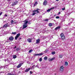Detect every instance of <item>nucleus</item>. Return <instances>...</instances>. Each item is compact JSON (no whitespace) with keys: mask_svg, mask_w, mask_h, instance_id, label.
I'll return each mask as SVG.
<instances>
[{"mask_svg":"<svg viewBox=\"0 0 75 75\" xmlns=\"http://www.w3.org/2000/svg\"><path fill=\"white\" fill-rule=\"evenodd\" d=\"M13 58H14V59L16 58H17V56H16V55H15L13 56Z\"/></svg>","mask_w":75,"mask_h":75,"instance_id":"obj_24","label":"nucleus"},{"mask_svg":"<svg viewBox=\"0 0 75 75\" xmlns=\"http://www.w3.org/2000/svg\"><path fill=\"white\" fill-rule=\"evenodd\" d=\"M64 67L63 66H61L60 68L59 71L60 72H62L63 71H64Z\"/></svg>","mask_w":75,"mask_h":75,"instance_id":"obj_3","label":"nucleus"},{"mask_svg":"<svg viewBox=\"0 0 75 75\" xmlns=\"http://www.w3.org/2000/svg\"><path fill=\"white\" fill-rule=\"evenodd\" d=\"M60 13H61V12H59V13H58V14H60Z\"/></svg>","mask_w":75,"mask_h":75,"instance_id":"obj_46","label":"nucleus"},{"mask_svg":"<svg viewBox=\"0 0 75 75\" xmlns=\"http://www.w3.org/2000/svg\"><path fill=\"white\" fill-rule=\"evenodd\" d=\"M10 25H8V23H6L5 24L3 27V28H7V27H9Z\"/></svg>","mask_w":75,"mask_h":75,"instance_id":"obj_4","label":"nucleus"},{"mask_svg":"<svg viewBox=\"0 0 75 75\" xmlns=\"http://www.w3.org/2000/svg\"><path fill=\"white\" fill-rule=\"evenodd\" d=\"M54 59H55V57H53L51 59H49V61H53V60H54Z\"/></svg>","mask_w":75,"mask_h":75,"instance_id":"obj_14","label":"nucleus"},{"mask_svg":"<svg viewBox=\"0 0 75 75\" xmlns=\"http://www.w3.org/2000/svg\"><path fill=\"white\" fill-rule=\"evenodd\" d=\"M24 24L23 25V28L22 29H25L27 27V23H28V21H27V20H25L23 21Z\"/></svg>","mask_w":75,"mask_h":75,"instance_id":"obj_1","label":"nucleus"},{"mask_svg":"<svg viewBox=\"0 0 75 75\" xmlns=\"http://www.w3.org/2000/svg\"><path fill=\"white\" fill-rule=\"evenodd\" d=\"M14 37L13 36H11L9 37L8 38V39L10 41H13L14 40Z\"/></svg>","mask_w":75,"mask_h":75,"instance_id":"obj_6","label":"nucleus"},{"mask_svg":"<svg viewBox=\"0 0 75 75\" xmlns=\"http://www.w3.org/2000/svg\"><path fill=\"white\" fill-rule=\"evenodd\" d=\"M65 10V8H62V10Z\"/></svg>","mask_w":75,"mask_h":75,"instance_id":"obj_36","label":"nucleus"},{"mask_svg":"<svg viewBox=\"0 0 75 75\" xmlns=\"http://www.w3.org/2000/svg\"><path fill=\"white\" fill-rule=\"evenodd\" d=\"M20 36V33H18L17 34L16 36L18 37V38L19 37V36Z\"/></svg>","mask_w":75,"mask_h":75,"instance_id":"obj_22","label":"nucleus"},{"mask_svg":"<svg viewBox=\"0 0 75 75\" xmlns=\"http://www.w3.org/2000/svg\"><path fill=\"white\" fill-rule=\"evenodd\" d=\"M34 67H35V66L34 65L32 66V67L33 68V69H34Z\"/></svg>","mask_w":75,"mask_h":75,"instance_id":"obj_35","label":"nucleus"},{"mask_svg":"<svg viewBox=\"0 0 75 75\" xmlns=\"http://www.w3.org/2000/svg\"><path fill=\"white\" fill-rule=\"evenodd\" d=\"M45 1H44L43 3V5H45V6L47 5V1L46 0H45Z\"/></svg>","mask_w":75,"mask_h":75,"instance_id":"obj_12","label":"nucleus"},{"mask_svg":"<svg viewBox=\"0 0 75 75\" xmlns=\"http://www.w3.org/2000/svg\"><path fill=\"white\" fill-rule=\"evenodd\" d=\"M27 41H28L29 42H32V40L30 38L28 39Z\"/></svg>","mask_w":75,"mask_h":75,"instance_id":"obj_13","label":"nucleus"},{"mask_svg":"<svg viewBox=\"0 0 75 75\" xmlns=\"http://www.w3.org/2000/svg\"><path fill=\"white\" fill-rule=\"evenodd\" d=\"M32 51H33V49H31V50H29L28 52H29V53H31V52H32Z\"/></svg>","mask_w":75,"mask_h":75,"instance_id":"obj_21","label":"nucleus"},{"mask_svg":"<svg viewBox=\"0 0 75 75\" xmlns=\"http://www.w3.org/2000/svg\"><path fill=\"white\" fill-rule=\"evenodd\" d=\"M47 58H48V57H47V56H45L44 57V59L45 60V61H47Z\"/></svg>","mask_w":75,"mask_h":75,"instance_id":"obj_17","label":"nucleus"},{"mask_svg":"<svg viewBox=\"0 0 75 75\" xmlns=\"http://www.w3.org/2000/svg\"><path fill=\"white\" fill-rule=\"evenodd\" d=\"M61 28V26H59L57 27L55 29V30H59Z\"/></svg>","mask_w":75,"mask_h":75,"instance_id":"obj_10","label":"nucleus"},{"mask_svg":"<svg viewBox=\"0 0 75 75\" xmlns=\"http://www.w3.org/2000/svg\"><path fill=\"white\" fill-rule=\"evenodd\" d=\"M49 25L50 27H51L52 26V23H50L49 24Z\"/></svg>","mask_w":75,"mask_h":75,"instance_id":"obj_23","label":"nucleus"},{"mask_svg":"<svg viewBox=\"0 0 75 75\" xmlns=\"http://www.w3.org/2000/svg\"><path fill=\"white\" fill-rule=\"evenodd\" d=\"M52 8H50V9H48L47 10V12H50V11L51 10H52Z\"/></svg>","mask_w":75,"mask_h":75,"instance_id":"obj_15","label":"nucleus"},{"mask_svg":"<svg viewBox=\"0 0 75 75\" xmlns=\"http://www.w3.org/2000/svg\"><path fill=\"white\" fill-rule=\"evenodd\" d=\"M7 75H14V74H11L10 73H8L7 74Z\"/></svg>","mask_w":75,"mask_h":75,"instance_id":"obj_25","label":"nucleus"},{"mask_svg":"<svg viewBox=\"0 0 75 75\" xmlns=\"http://www.w3.org/2000/svg\"><path fill=\"white\" fill-rule=\"evenodd\" d=\"M21 67V64H18V65L17 66L16 68L17 69L20 68Z\"/></svg>","mask_w":75,"mask_h":75,"instance_id":"obj_11","label":"nucleus"},{"mask_svg":"<svg viewBox=\"0 0 75 75\" xmlns=\"http://www.w3.org/2000/svg\"><path fill=\"white\" fill-rule=\"evenodd\" d=\"M37 10H38H38H40V9H38V8H37Z\"/></svg>","mask_w":75,"mask_h":75,"instance_id":"obj_43","label":"nucleus"},{"mask_svg":"<svg viewBox=\"0 0 75 75\" xmlns=\"http://www.w3.org/2000/svg\"><path fill=\"white\" fill-rule=\"evenodd\" d=\"M18 37H17L16 36L15 37V39L16 40H17V39L18 38Z\"/></svg>","mask_w":75,"mask_h":75,"instance_id":"obj_28","label":"nucleus"},{"mask_svg":"<svg viewBox=\"0 0 75 75\" xmlns=\"http://www.w3.org/2000/svg\"><path fill=\"white\" fill-rule=\"evenodd\" d=\"M0 68H1V67H0Z\"/></svg>","mask_w":75,"mask_h":75,"instance_id":"obj_49","label":"nucleus"},{"mask_svg":"<svg viewBox=\"0 0 75 75\" xmlns=\"http://www.w3.org/2000/svg\"><path fill=\"white\" fill-rule=\"evenodd\" d=\"M12 34H13V35H14L15 34H17V33H16V32H13Z\"/></svg>","mask_w":75,"mask_h":75,"instance_id":"obj_26","label":"nucleus"},{"mask_svg":"<svg viewBox=\"0 0 75 75\" xmlns=\"http://www.w3.org/2000/svg\"><path fill=\"white\" fill-rule=\"evenodd\" d=\"M43 55V53H41L40 54H34V56H37L38 55H39V56H41V55Z\"/></svg>","mask_w":75,"mask_h":75,"instance_id":"obj_5","label":"nucleus"},{"mask_svg":"<svg viewBox=\"0 0 75 75\" xmlns=\"http://www.w3.org/2000/svg\"><path fill=\"white\" fill-rule=\"evenodd\" d=\"M39 61L41 62L42 61V58H41L39 59Z\"/></svg>","mask_w":75,"mask_h":75,"instance_id":"obj_31","label":"nucleus"},{"mask_svg":"<svg viewBox=\"0 0 75 75\" xmlns=\"http://www.w3.org/2000/svg\"><path fill=\"white\" fill-rule=\"evenodd\" d=\"M59 1V0H56V1Z\"/></svg>","mask_w":75,"mask_h":75,"instance_id":"obj_45","label":"nucleus"},{"mask_svg":"<svg viewBox=\"0 0 75 75\" xmlns=\"http://www.w3.org/2000/svg\"><path fill=\"white\" fill-rule=\"evenodd\" d=\"M54 16H56V15H55L54 16H53V17H54Z\"/></svg>","mask_w":75,"mask_h":75,"instance_id":"obj_47","label":"nucleus"},{"mask_svg":"<svg viewBox=\"0 0 75 75\" xmlns=\"http://www.w3.org/2000/svg\"><path fill=\"white\" fill-rule=\"evenodd\" d=\"M62 0L64 1V0Z\"/></svg>","mask_w":75,"mask_h":75,"instance_id":"obj_50","label":"nucleus"},{"mask_svg":"<svg viewBox=\"0 0 75 75\" xmlns=\"http://www.w3.org/2000/svg\"><path fill=\"white\" fill-rule=\"evenodd\" d=\"M31 24V23L30 22H29V24Z\"/></svg>","mask_w":75,"mask_h":75,"instance_id":"obj_48","label":"nucleus"},{"mask_svg":"<svg viewBox=\"0 0 75 75\" xmlns=\"http://www.w3.org/2000/svg\"><path fill=\"white\" fill-rule=\"evenodd\" d=\"M55 54V52H52V55H54Z\"/></svg>","mask_w":75,"mask_h":75,"instance_id":"obj_29","label":"nucleus"},{"mask_svg":"<svg viewBox=\"0 0 75 75\" xmlns=\"http://www.w3.org/2000/svg\"><path fill=\"white\" fill-rule=\"evenodd\" d=\"M60 37L63 40L65 39V35H64V33H61L60 34Z\"/></svg>","mask_w":75,"mask_h":75,"instance_id":"obj_2","label":"nucleus"},{"mask_svg":"<svg viewBox=\"0 0 75 75\" xmlns=\"http://www.w3.org/2000/svg\"><path fill=\"white\" fill-rule=\"evenodd\" d=\"M14 22V21H13V20H12L11 21V24H13V22Z\"/></svg>","mask_w":75,"mask_h":75,"instance_id":"obj_32","label":"nucleus"},{"mask_svg":"<svg viewBox=\"0 0 75 75\" xmlns=\"http://www.w3.org/2000/svg\"><path fill=\"white\" fill-rule=\"evenodd\" d=\"M15 5H16V3L15 2H14L13 3H12V6H15Z\"/></svg>","mask_w":75,"mask_h":75,"instance_id":"obj_19","label":"nucleus"},{"mask_svg":"<svg viewBox=\"0 0 75 75\" xmlns=\"http://www.w3.org/2000/svg\"><path fill=\"white\" fill-rule=\"evenodd\" d=\"M20 64H21V66L22 65H23V63H20Z\"/></svg>","mask_w":75,"mask_h":75,"instance_id":"obj_39","label":"nucleus"},{"mask_svg":"<svg viewBox=\"0 0 75 75\" xmlns=\"http://www.w3.org/2000/svg\"><path fill=\"white\" fill-rule=\"evenodd\" d=\"M16 47H17L15 46V47L14 48V49H16Z\"/></svg>","mask_w":75,"mask_h":75,"instance_id":"obj_41","label":"nucleus"},{"mask_svg":"<svg viewBox=\"0 0 75 75\" xmlns=\"http://www.w3.org/2000/svg\"><path fill=\"white\" fill-rule=\"evenodd\" d=\"M21 38H19V40H21Z\"/></svg>","mask_w":75,"mask_h":75,"instance_id":"obj_44","label":"nucleus"},{"mask_svg":"<svg viewBox=\"0 0 75 75\" xmlns=\"http://www.w3.org/2000/svg\"><path fill=\"white\" fill-rule=\"evenodd\" d=\"M30 74H33V72L32 71H30Z\"/></svg>","mask_w":75,"mask_h":75,"instance_id":"obj_34","label":"nucleus"},{"mask_svg":"<svg viewBox=\"0 0 75 75\" xmlns=\"http://www.w3.org/2000/svg\"><path fill=\"white\" fill-rule=\"evenodd\" d=\"M31 69V68H28V69H26L25 71V72H28V71H29Z\"/></svg>","mask_w":75,"mask_h":75,"instance_id":"obj_8","label":"nucleus"},{"mask_svg":"<svg viewBox=\"0 0 75 75\" xmlns=\"http://www.w3.org/2000/svg\"><path fill=\"white\" fill-rule=\"evenodd\" d=\"M35 14H36V13H33V14H32V16H34V15H35Z\"/></svg>","mask_w":75,"mask_h":75,"instance_id":"obj_33","label":"nucleus"},{"mask_svg":"<svg viewBox=\"0 0 75 75\" xmlns=\"http://www.w3.org/2000/svg\"><path fill=\"white\" fill-rule=\"evenodd\" d=\"M36 44H39L40 43V38H38V40H36Z\"/></svg>","mask_w":75,"mask_h":75,"instance_id":"obj_7","label":"nucleus"},{"mask_svg":"<svg viewBox=\"0 0 75 75\" xmlns=\"http://www.w3.org/2000/svg\"><path fill=\"white\" fill-rule=\"evenodd\" d=\"M48 19H46L45 20V21H48Z\"/></svg>","mask_w":75,"mask_h":75,"instance_id":"obj_38","label":"nucleus"},{"mask_svg":"<svg viewBox=\"0 0 75 75\" xmlns=\"http://www.w3.org/2000/svg\"><path fill=\"white\" fill-rule=\"evenodd\" d=\"M5 16H6V17H7V15H5Z\"/></svg>","mask_w":75,"mask_h":75,"instance_id":"obj_40","label":"nucleus"},{"mask_svg":"<svg viewBox=\"0 0 75 75\" xmlns=\"http://www.w3.org/2000/svg\"><path fill=\"white\" fill-rule=\"evenodd\" d=\"M16 51H20V48H17L16 49Z\"/></svg>","mask_w":75,"mask_h":75,"instance_id":"obj_27","label":"nucleus"},{"mask_svg":"<svg viewBox=\"0 0 75 75\" xmlns=\"http://www.w3.org/2000/svg\"><path fill=\"white\" fill-rule=\"evenodd\" d=\"M3 14V12H1L0 13V16H1V14Z\"/></svg>","mask_w":75,"mask_h":75,"instance_id":"obj_37","label":"nucleus"},{"mask_svg":"<svg viewBox=\"0 0 75 75\" xmlns=\"http://www.w3.org/2000/svg\"><path fill=\"white\" fill-rule=\"evenodd\" d=\"M37 4H38L37 2L36 1L35 3L34 4L33 6H37Z\"/></svg>","mask_w":75,"mask_h":75,"instance_id":"obj_16","label":"nucleus"},{"mask_svg":"<svg viewBox=\"0 0 75 75\" xmlns=\"http://www.w3.org/2000/svg\"><path fill=\"white\" fill-rule=\"evenodd\" d=\"M59 57L60 58H62L63 57V56L62 55L59 54Z\"/></svg>","mask_w":75,"mask_h":75,"instance_id":"obj_18","label":"nucleus"},{"mask_svg":"<svg viewBox=\"0 0 75 75\" xmlns=\"http://www.w3.org/2000/svg\"><path fill=\"white\" fill-rule=\"evenodd\" d=\"M56 18H59V16H57L56 17Z\"/></svg>","mask_w":75,"mask_h":75,"instance_id":"obj_30","label":"nucleus"},{"mask_svg":"<svg viewBox=\"0 0 75 75\" xmlns=\"http://www.w3.org/2000/svg\"><path fill=\"white\" fill-rule=\"evenodd\" d=\"M68 65V63L67 62H65V65L66 66H67Z\"/></svg>","mask_w":75,"mask_h":75,"instance_id":"obj_20","label":"nucleus"},{"mask_svg":"<svg viewBox=\"0 0 75 75\" xmlns=\"http://www.w3.org/2000/svg\"><path fill=\"white\" fill-rule=\"evenodd\" d=\"M12 0H8V1H11Z\"/></svg>","mask_w":75,"mask_h":75,"instance_id":"obj_42","label":"nucleus"},{"mask_svg":"<svg viewBox=\"0 0 75 75\" xmlns=\"http://www.w3.org/2000/svg\"><path fill=\"white\" fill-rule=\"evenodd\" d=\"M33 11V13H35V12H37V13H40L39 11H38V9L34 10Z\"/></svg>","mask_w":75,"mask_h":75,"instance_id":"obj_9","label":"nucleus"}]
</instances>
